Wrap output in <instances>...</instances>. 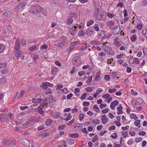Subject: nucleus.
Segmentation results:
<instances>
[{
  "label": "nucleus",
  "mask_w": 147,
  "mask_h": 147,
  "mask_svg": "<svg viewBox=\"0 0 147 147\" xmlns=\"http://www.w3.org/2000/svg\"><path fill=\"white\" fill-rule=\"evenodd\" d=\"M102 49L105 52L109 55L114 56L115 54V52L111 47L106 45L105 43H103L102 46Z\"/></svg>",
  "instance_id": "nucleus-1"
},
{
  "label": "nucleus",
  "mask_w": 147,
  "mask_h": 147,
  "mask_svg": "<svg viewBox=\"0 0 147 147\" xmlns=\"http://www.w3.org/2000/svg\"><path fill=\"white\" fill-rule=\"evenodd\" d=\"M41 9L40 6H32L29 8V11L31 13H38V11L40 12V10Z\"/></svg>",
  "instance_id": "nucleus-2"
},
{
  "label": "nucleus",
  "mask_w": 147,
  "mask_h": 147,
  "mask_svg": "<svg viewBox=\"0 0 147 147\" xmlns=\"http://www.w3.org/2000/svg\"><path fill=\"white\" fill-rule=\"evenodd\" d=\"M82 63L81 59L78 56L74 57L72 59V63L74 65L76 66L80 65Z\"/></svg>",
  "instance_id": "nucleus-3"
},
{
  "label": "nucleus",
  "mask_w": 147,
  "mask_h": 147,
  "mask_svg": "<svg viewBox=\"0 0 147 147\" xmlns=\"http://www.w3.org/2000/svg\"><path fill=\"white\" fill-rule=\"evenodd\" d=\"M122 32L121 28L119 26H115L112 30L113 33L115 35L121 34Z\"/></svg>",
  "instance_id": "nucleus-4"
},
{
  "label": "nucleus",
  "mask_w": 147,
  "mask_h": 147,
  "mask_svg": "<svg viewBox=\"0 0 147 147\" xmlns=\"http://www.w3.org/2000/svg\"><path fill=\"white\" fill-rule=\"evenodd\" d=\"M100 7L99 6L98 7H96V11L95 13V14L96 16V19L98 20H101L102 19V17L101 15L99 13V9H100Z\"/></svg>",
  "instance_id": "nucleus-5"
},
{
  "label": "nucleus",
  "mask_w": 147,
  "mask_h": 147,
  "mask_svg": "<svg viewBox=\"0 0 147 147\" xmlns=\"http://www.w3.org/2000/svg\"><path fill=\"white\" fill-rule=\"evenodd\" d=\"M26 5V3H21L17 5L16 7L15 10L16 11H18L19 10H22Z\"/></svg>",
  "instance_id": "nucleus-6"
},
{
  "label": "nucleus",
  "mask_w": 147,
  "mask_h": 147,
  "mask_svg": "<svg viewBox=\"0 0 147 147\" xmlns=\"http://www.w3.org/2000/svg\"><path fill=\"white\" fill-rule=\"evenodd\" d=\"M79 43L80 42L79 41H76L72 42L70 45V46L67 48V50L69 51L71 50L74 49L75 47V46Z\"/></svg>",
  "instance_id": "nucleus-7"
},
{
  "label": "nucleus",
  "mask_w": 147,
  "mask_h": 147,
  "mask_svg": "<svg viewBox=\"0 0 147 147\" xmlns=\"http://www.w3.org/2000/svg\"><path fill=\"white\" fill-rule=\"evenodd\" d=\"M119 101L117 100L113 101L110 105V107L112 110H113L115 109V107L119 104Z\"/></svg>",
  "instance_id": "nucleus-8"
},
{
  "label": "nucleus",
  "mask_w": 147,
  "mask_h": 147,
  "mask_svg": "<svg viewBox=\"0 0 147 147\" xmlns=\"http://www.w3.org/2000/svg\"><path fill=\"white\" fill-rule=\"evenodd\" d=\"M59 71V69L57 67H53L51 68V73L54 76H55L57 74Z\"/></svg>",
  "instance_id": "nucleus-9"
},
{
  "label": "nucleus",
  "mask_w": 147,
  "mask_h": 147,
  "mask_svg": "<svg viewBox=\"0 0 147 147\" xmlns=\"http://www.w3.org/2000/svg\"><path fill=\"white\" fill-rule=\"evenodd\" d=\"M67 30L69 31L68 33L70 35L73 36L76 35L77 31H76V30H74L73 27L67 28Z\"/></svg>",
  "instance_id": "nucleus-10"
},
{
  "label": "nucleus",
  "mask_w": 147,
  "mask_h": 147,
  "mask_svg": "<svg viewBox=\"0 0 147 147\" xmlns=\"http://www.w3.org/2000/svg\"><path fill=\"white\" fill-rule=\"evenodd\" d=\"M118 37H116L113 39L114 44L117 47H119L121 46V43L120 42Z\"/></svg>",
  "instance_id": "nucleus-11"
},
{
  "label": "nucleus",
  "mask_w": 147,
  "mask_h": 147,
  "mask_svg": "<svg viewBox=\"0 0 147 147\" xmlns=\"http://www.w3.org/2000/svg\"><path fill=\"white\" fill-rule=\"evenodd\" d=\"M95 33L94 30L91 29L90 28H88L86 32V35L89 36L93 35Z\"/></svg>",
  "instance_id": "nucleus-12"
},
{
  "label": "nucleus",
  "mask_w": 147,
  "mask_h": 147,
  "mask_svg": "<svg viewBox=\"0 0 147 147\" xmlns=\"http://www.w3.org/2000/svg\"><path fill=\"white\" fill-rule=\"evenodd\" d=\"M21 143L26 147H28L30 145V141L26 139H23L22 140Z\"/></svg>",
  "instance_id": "nucleus-13"
},
{
  "label": "nucleus",
  "mask_w": 147,
  "mask_h": 147,
  "mask_svg": "<svg viewBox=\"0 0 147 147\" xmlns=\"http://www.w3.org/2000/svg\"><path fill=\"white\" fill-rule=\"evenodd\" d=\"M19 39H17L15 44V52L18 51L20 49V43L19 41Z\"/></svg>",
  "instance_id": "nucleus-14"
},
{
  "label": "nucleus",
  "mask_w": 147,
  "mask_h": 147,
  "mask_svg": "<svg viewBox=\"0 0 147 147\" xmlns=\"http://www.w3.org/2000/svg\"><path fill=\"white\" fill-rule=\"evenodd\" d=\"M117 115H119L123 113V112L122 111L123 108L121 104H120L118 105L117 106Z\"/></svg>",
  "instance_id": "nucleus-15"
},
{
  "label": "nucleus",
  "mask_w": 147,
  "mask_h": 147,
  "mask_svg": "<svg viewBox=\"0 0 147 147\" xmlns=\"http://www.w3.org/2000/svg\"><path fill=\"white\" fill-rule=\"evenodd\" d=\"M101 120L102 123L103 124H105L109 120V119L105 115H103L101 117Z\"/></svg>",
  "instance_id": "nucleus-16"
},
{
  "label": "nucleus",
  "mask_w": 147,
  "mask_h": 147,
  "mask_svg": "<svg viewBox=\"0 0 147 147\" xmlns=\"http://www.w3.org/2000/svg\"><path fill=\"white\" fill-rule=\"evenodd\" d=\"M42 99L41 98H37L36 99L33 98L32 99V102L34 104L39 103L42 101Z\"/></svg>",
  "instance_id": "nucleus-17"
},
{
  "label": "nucleus",
  "mask_w": 147,
  "mask_h": 147,
  "mask_svg": "<svg viewBox=\"0 0 147 147\" xmlns=\"http://www.w3.org/2000/svg\"><path fill=\"white\" fill-rule=\"evenodd\" d=\"M101 75V72L100 71H99L97 72L95 75V80L96 81H99L100 79V76Z\"/></svg>",
  "instance_id": "nucleus-18"
},
{
  "label": "nucleus",
  "mask_w": 147,
  "mask_h": 147,
  "mask_svg": "<svg viewBox=\"0 0 147 147\" xmlns=\"http://www.w3.org/2000/svg\"><path fill=\"white\" fill-rule=\"evenodd\" d=\"M90 43L92 45H100L101 42L100 41L93 40L91 41Z\"/></svg>",
  "instance_id": "nucleus-19"
},
{
  "label": "nucleus",
  "mask_w": 147,
  "mask_h": 147,
  "mask_svg": "<svg viewBox=\"0 0 147 147\" xmlns=\"http://www.w3.org/2000/svg\"><path fill=\"white\" fill-rule=\"evenodd\" d=\"M3 15L4 16L8 17L11 15V14L9 11L6 10L4 11L3 13Z\"/></svg>",
  "instance_id": "nucleus-20"
},
{
  "label": "nucleus",
  "mask_w": 147,
  "mask_h": 147,
  "mask_svg": "<svg viewBox=\"0 0 147 147\" xmlns=\"http://www.w3.org/2000/svg\"><path fill=\"white\" fill-rule=\"evenodd\" d=\"M69 135L70 137H72L73 138H76L78 137L79 134L76 133L74 134L70 133L69 134Z\"/></svg>",
  "instance_id": "nucleus-21"
},
{
  "label": "nucleus",
  "mask_w": 147,
  "mask_h": 147,
  "mask_svg": "<svg viewBox=\"0 0 147 147\" xmlns=\"http://www.w3.org/2000/svg\"><path fill=\"white\" fill-rule=\"evenodd\" d=\"M95 88L94 86H91L87 87L86 88V90L87 92H90L94 90Z\"/></svg>",
  "instance_id": "nucleus-22"
},
{
  "label": "nucleus",
  "mask_w": 147,
  "mask_h": 147,
  "mask_svg": "<svg viewBox=\"0 0 147 147\" xmlns=\"http://www.w3.org/2000/svg\"><path fill=\"white\" fill-rule=\"evenodd\" d=\"M143 99L141 98H139L137 100L136 104H138L141 105L143 104Z\"/></svg>",
  "instance_id": "nucleus-23"
},
{
  "label": "nucleus",
  "mask_w": 147,
  "mask_h": 147,
  "mask_svg": "<svg viewBox=\"0 0 147 147\" xmlns=\"http://www.w3.org/2000/svg\"><path fill=\"white\" fill-rule=\"evenodd\" d=\"M60 113L57 112L53 113L52 115V117L53 118H57L59 117Z\"/></svg>",
  "instance_id": "nucleus-24"
},
{
  "label": "nucleus",
  "mask_w": 147,
  "mask_h": 147,
  "mask_svg": "<svg viewBox=\"0 0 147 147\" xmlns=\"http://www.w3.org/2000/svg\"><path fill=\"white\" fill-rule=\"evenodd\" d=\"M115 22L113 20H111L108 22L107 25L110 27L114 26L115 24Z\"/></svg>",
  "instance_id": "nucleus-25"
},
{
  "label": "nucleus",
  "mask_w": 147,
  "mask_h": 147,
  "mask_svg": "<svg viewBox=\"0 0 147 147\" xmlns=\"http://www.w3.org/2000/svg\"><path fill=\"white\" fill-rule=\"evenodd\" d=\"M52 122V120L51 119H48L46 120L45 122V124L47 126L50 125Z\"/></svg>",
  "instance_id": "nucleus-26"
},
{
  "label": "nucleus",
  "mask_w": 147,
  "mask_h": 147,
  "mask_svg": "<svg viewBox=\"0 0 147 147\" xmlns=\"http://www.w3.org/2000/svg\"><path fill=\"white\" fill-rule=\"evenodd\" d=\"M6 114L4 113L2 114L0 116V121H3L6 119Z\"/></svg>",
  "instance_id": "nucleus-27"
},
{
  "label": "nucleus",
  "mask_w": 147,
  "mask_h": 147,
  "mask_svg": "<svg viewBox=\"0 0 147 147\" xmlns=\"http://www.w3.org/2000/svg\"><path fill=\"white\" fill-rule=\"evenodd\" d=\"M140 120H136L134 122L135 125L137 126L138 128H140Z\"/></svg>",
  "instance_id": "nucleus-28"
},
{
  "label": "nucleus",
  "mask_w": 147,
  "mask_h": 147,
  "mask_svg": "<svg viewBox=\"0 0 147 147\" xmlns=\"http://www.w3.org/2000/svg\"><path fill=\"white\" fill-rule=\"evenodd\" d=\"M73 22L72 18L71 16L68 17L67 19V22L68 24H72Z\"/></svg>",
  "instance_id": "nucleus-29"
},
{
  "label": "nucleus",
  "mask_w": 147,
  "mask_h": 147,
  "mask_svg": "<svg viewBox=\"0 0 147 147\" xmlns=\"http://www.w3.org/2000/svg\"><path fill=\"white\" fill-rule=\"evenodd\" d=\"M136 34H134L130 38V40L132 42H134L136 41Z\"/></svg>",
  "instance_id": "nucleus-30"
},
{
  "label": "nucleus",
  "mask_w": 147,
  "mask_h": 147,
  "mask_svg": "<svg viewBox=\"0 0 147 147\" xmlns=\"http://www.w3.org/2000/svg\"><path fill=\"white\" fill-rule=\"evenodd\" d=\"M92 122L95 124L98 125L100 123V121L97 119H94L92 120Z\"/></svg>",
  "instance_id": "nucleus-31"
},
{
  "label": "nucleus",
  "mask_w": 147,
  "mask_h": 147,
  "mask_svg": "<svg viewBox=\"0 0 147 147\" xmlns=\"http://www.w3.org/2000/svg\"><path fill=\"white\" fill-rule=\"evenodd\" d=\"M94 23V21L92 20L91 19L90 21L87 22L86 25L88 27H89L92 25Z\"/></svg>",
  "instance_id": "nucleus-32"
},
{
  "label": "nucleus",
  "mask_w": 147,
  "mask_h": 147,
  "mask_svg": "<svg viewBox=\"0 0 147 147\" xmlns=\"http://www.w3.org/2000/svg\"><path fill=\"white\" fill-rule=\"evenodd\" d=\"M22 51H19L17 53H16L15 55V57H16L17 59H18L20 57V56L22 54Z\"/></svg>",
  "instance_id": "nucleus-33"
},
{
  "label": "nucleus",
  "mask_w": 147,
  "mask_h": 147,
  "mask_svg": "<svg viewBox=\"0 0 147 147\" xmlns=\"http://www.w3.org/2000/svg\"><path fill=\"white\" fill-rule=\"evenodd\" d=\"M24 93V90H22L19 95L17 96V98L18 99H20L22 97Z\"/></svg>",
  "instance_id": "nucleus-34"
},
{
  "label": "nucleus",
  "mask_w": 147,
  "mask_h": 147,
  "mask_svg": "<svg viewBox=\"0 0 147 147\" xmlns=\"http://www.w3.org/2000/svg\"><path fill=\"white\" fill-rule=\"evenodd\" d=\"M48 47V46L45 44H43L40 47L41 50L42 51L46 50Z\"/></svg>",
  "instance_id": "nucleus-35"
},
{
  "label": "nucleus",
  "mask_w": 147,
  "mask_h": 147,
  "mask_svg": "<svg viewBox=\"0 0 147 147\" xmlns=\"http://www.w3.org/2000/svg\"><path fill=\"white\" fill-rule=\"evenodd\" d=\"M48 104L47 100V99H45L44 100L43 103L42 105V107H46L47 106Z\"/></svg>",
  "instance_id": "nucleus-36"
},
{
  "label": "nucleus",
  "mask_w": 147,
  "mask_h": 147,
  "mask_svg": "<svg viewBox=\"0 0 147 147\" xmlns=\"http://www.w3.org/2000/svg\"><path fill=\"white\" fill-rule=\"evenodd\" d=\"M49 134L47 133H44L40 134V136L42 138H44L45 137L47 136Z\"/></svg>",
  "instance_id": "nucleus-37"
},
{
  "label": "nucleus",
  "mask_w": 147,
  "mask_h": 147,
  "mask_svg": "<svg viewBox=\"0 0 147 147\" xmlns=\"http://www.w3.org/2000/svg\"><path fill=\"white\" fill-rule=\"evenodd\" d=\"M39 56L38 55H34L32 56V59L34 61H36L39 59Z\"/></svg>",
  "instance_id": "nucleus-38"
},
{
  "label": "nucleus",
  "mask_w": 147,
  "mask_h": 147,
  "mask_svg": "<svg viewBox=\"0 0 147 147\" xmlns=\"http://www.w3.org/2000/svg\"><path fill=\"white\" fill-rule=\"evenodd\" d=\"M47 84H49L48 82H46L45 83L42 84V87L44 89H46L48 87Z\"/></svg>",
  "instance_id": "nucleus-39"
},
{
  "label": "nucleus",
  "mask_w": 147,
  "mask_h": 147,
  "mask_svg": "<svg viewBox=\"0 0 147 147\" xmlns=\"http://www.w3.org/2000/svg\"><path fill=\"white\" fill-rule=\"evenodd\" d=\"M142 34L144 36L147 38V30L146 29H144L143 30Z\"/></svg>",
  "instance_id": "nucleus-40"
},
{
  "label": "nucleus",
  "mask_w": 147,
  "mask_h": 147,
  "mask_svg": "<svg viewBox=\"0 0 147 147\" xmlns=\"http://www.w3.org/2000/svg\"><path fill=\"white\" fill-rule=\"evenodd\" d=\"M130 116L131 119H134V120L138 118V117L136 116V115L134 113L131 114Z\"/></svg>",
  "instance_id": "nucleus-41"
},
{
  "label": "nucleus",
  "mask_w": 147,
  "mask_h": 147,
  "mask_svg": "<svg viewBox=\"0 0 147 147\" xmlns=\"http://www.w3.org/2000/svg\"><path fill=\"white\" fill-rule=\"evenodd\" d=\"M7 65L5 62L0 63V68H4Z\"/></svg>",
  "instance_id": "nucleus-42"
},
{
  "label": "nucleus",
  "mask_w": 147,
  "mask_h": 147,
  "mask_svg": "<svg viewBox=\"0 0 147 147\" xmlns=\"http://www.w3.org/2000/svg\"><path fill=\"white\" fill-rule=\"evenodd\" d=\"M123 54L121 53L120 54L117 55L116 57V58L118 59H121L123 57Z\"/></svg>",
  "instance_id": "nucleus-43"
},
{
  "label": "nucleus",
  "mask_w": 147,
  "mask_h": 147,
  "mask_svg": "<svg viewBox=\"0 0 147 147\" xmlns=\"http://www.w3.org/2000/svg\"><path fill=\"white\" fill-rule=\"evenodd\" d=\"M92 76L89 77L87 80L86 81V83L89 85H90V84L92 82Z\"/></svg>",
  "instance_id": "nucleus-44"
},
{
  "label": "nucleus",
  "mask_w": 147,
  "mask_h": 147,
  "mask_svg": "<svg viewBox=\"0 0 147 147\" xmlns=\"http://www.w3.org/2000/svg\"><path fill=\"white\" fill-rule=\"evenodd\" d=\"M110 95L109 94H105L102 96V97L104 98L105 99V100H107L108 98L110 96Z\"/></svg>",
  "instance_id": "nucleus-45"
},
{
  "label": "nucleus",
  "mask_w": 147,
  "mask_h": 147,
  "mask_svg": "<svg viewBox=\"0 0 147 147\" xmlns=\"http://www.w3.org/2000/svg\"><path fill=\"white\" fill-rule=\"evenodd\" d=\"M87 95V94L86 92H84L83 94L80 97V99L83 100H84L86 97V96Z\"/></svg>",
  "instance_id": "nucleus-46"
},
{
  "label": "nucleus",
  "mask_w": 147,
  "mask_h": 147,
  "mask_svg": "<svg viewBox=\"0 0 147 147\" xmlns=\"http://www.w3.org/2000/svg\"><path fill=\"white\" fill-rule=\"evenodd\" d=\"M37 110L38 111L40 114L42 115L44 113L43 111L42 110V109L40 107H38L37 108Z\"/></svg>",
  "instance_id": "nucleus-47"
},
{
  "label": "nucleus",
  "mask_w": 147,
  "mask_h": 147,
  "mask_svg": "<svg viewBox=\"0 0 147 147\" xmlns=\"http://www.w3.org/2000/svg\"><path fill=\"white\" fill-rule=\"evenodd\" d=\"M66 125H60L58 127V129L59 130H62L65 127Z\"/></svg>",
  "instance_id": "nucleus-48"
},
{
  "label": "nucleus",
  "mask_w": 147,
  "mask_h": 147,
  "mask_svg": "<svg viewBox=\"0 0 147 147\" xmlns=\"http://www.w3.org/2000/svg\"><path fill=\"white\" fill-rule=\"evenodd\" d=\"M85 116L82 113H81L79 114V119L80 121H81L84 119Z\"/></svg>",
  "instance_id": "nucleus-49"
},
{
  "label": "nucleus",
  "mask_w": 147,
  "mask_h": 147,
  "mask_svg": "<svg viewBox=\"0 0 147 147\" xmlns=\"http://www.w3.org/2000/svg\"><path fill=\"white\" fill-rule=\"evenodd\" d=\"M36 49V47L35 46H33L29 48V49L31 51H34Z\"/></svg>",
  "instance_id": "nucleus-50"
},
{
  "label": "nucleus",
  "mask_w": 147,
  "mask_h": 147,
  "mask_svg": "<svg viewBox=\"0 0 147 147\" xmlns=\"http://www.w3.org/2000/svg\"><path fill=\"white\" fill-rule=\"evenodd\" d=\"M6 117L7 118L12 119L13 118V115L12 114H6Z\"/></svg>",
  "instance_id": "nucleus-51"
},
{
  "label": "nucleus",
  "mask_w": 147,
  "mask_h": 147,
  "mask_svg": "<svg viewBox=\"0 0 147 147\" xmlns=\"http://www.w3.org/2000/svg\"><path fill=\"white\" fill-rule=\"evenodd\" d=\"M121 133L123 137L126 138L127 137L128 133L127 131H126L125 132H122Z\"/></svg>",
  "instance_id": "nucleus-52"
},
{
  "label": "nucleus",
  "mask_w": 147,
  "mask_h": 147,
  "mask_svg": "<svg viewBox=\"0 0 147 147\" xmlns=\"http://www.w3.org/2000/svg\"><path fill=\"white\" fill-rule=\"evenodd\" d=\"M71 117H72L71 116V115H70V114H69L67 116V117L66 118H64V119L66 121H68L70 120L71 118Z\"/></svg>",
  "instance_id": "nucleus-53"
},
{
  "label": "nucleus",
  "mask_w": 147,
  "mask_h": 147,
  "mask_svg": "<svg viewBox=\"0 0 147 147\" xmlns=\"http://www.w3.org/2000/svg\"><path fill=\"white\" fill-rule=\"evenodd\" d=\"M107 16L110 18H112L114 16V14L113 13H107Z\"/></svg>",
  "instance_id": "nucleus-54"
},
{
  "label": "nucleus",
  "mask_w": 147,
  "mask_h": 147,
  "mask_svg": "<svg viewBox=\"0 0 147 147\" xmlns=\"http://www.w3.org/2000/svg\"><path fill=\"white\" fill-rule=\"evenodd\" d=\"M6 82V80L5 78H3L0 79V83L1 84H3L5 83Z\"/></svg>",
  "instance_id": "nucleus-55"
},
{
  "label": "nucleus",
  "mask_w": 147,
  "mask_h": 147,
  "mask_svg": "<svg viewBox=\"0 0 147 147\" xmlns=\"http://www.w3.org/2000/svg\"><path fill=\"white\" fill-rule=\"evenodd\" d=\"M68 143L70 144H72L74 143V140L72 139H69L67 140Z\"/></svg>",
  "instance_id": "nucleus-56"
},
{
  "label": "nucleus",
  "mask_w": 147,
  "mask_h": 147,
  "mask_svg": "<svg viewBox=\"0 0 147 147\" xmlns=\"http://www.w3.org/2000/svg\"><path fill=\"white\" fill-rule=\"evenodd\" d=\"M94 28L95 30L96 31H98L100 30V29L99 27L97 24H95L94 26Z\"/></svg>",
  "instance_id": "nucleus-57"
},
{
  "label": "nucleus",
  "mask_w": 147,
  "mask_h": 147,
  "mask_svg": "<svg viewBox=\"0 0 147 147\" xmlns=\"http://www.w3.org/2000/svg\"><path fill=\"white\" fill-rule=\"evenodd\" d=\"M4 48V46L0 44V53L3 51Z\"/></svg>",
  "instance_id": "nucleus-58"
},
{
  "label": "nucleus",
  "mask_w": 147,
  "mask_h": 147,
  "mask_svg": "<svg viewBox=\"0 0 147 147\" xmlns=\"http://www.w3.org/2000/svg\"><path fill=\"white\" fill-rule=\"evenodd\" d=\"M84 34V33L83 32V30H82L81 31H80L78 34V36L80 37H81Z\"/></svg>",
  "instance_id": "nucleus-59"
},
{
  "label": "nucleus",
  "mask_w": 147,
  "mask_h": 147,
  "mask_svg": "<svg viewBox=\"0 0 147 147\" xmlns=\"http://www.w3.org/2000/svg\"><path fill=\"white\" fill-rule=\"evenodd\" d=\"M56 86V89L57 90L60 89L63 87V86L60 84H59L58 85H57Z\"/></svg>",
  "instance_id": "nucleus-60"
},
{
  "label": "nucleus",
  "mask_w": 147,
  "mask_h": 147,
  "mask_svg": "<svg viewBox=\"0 0 147 147\" xmlns=\"http://www.w3.org/2000/svg\"><path fill=\"white\" fill-rule=\"evenodd\" d=\"M72 112L74 113H77L78 110V109L76 107H74L73 109H71Z\"/></svg>",
  "instance_id": "nucleus-61"
},
{
  "label": "nucleus",
  "mask_w": 147,
  "mask_h": 147,
  "mask_svg": "<svg viewBox=\"0 0 147 147\" xmlns=\"http://www.w3.org/2000/svg\"><path fill=\"white\" fill-rule=\"evenodd\" d=\"M102 91V89L101 88H98L96 91V93L99 94Z\"/></svg>",
  "instance_id": "nucleus-62"
},
{
  "label": "nucleus",
  "mask_w": 147,
  "mask_h": 147,
  "mask_svg": "<svg viewBox=\"0 0 147 147\" xmlns=\"http://www.w3.org/2000/svg\"><path fill=\"white\" fill-rule=\"evenodd\" d=\"M116 91V89L115 88H113L112 89H109L108 90V92L110 93H113Z\"/></svg>",
  "instance_id": "nucleus-63"
},
{
  "label": "nucleus",
  "mask_w": 147,
  "mask_h": 147,
  "mask_svg": "<svg viewBox=\"0 0 147 147\" xmlns=\"http://www.w3.org/2000/svg\"><path fill=\"white\" fill-rule=\"evenodd\" d=\"M113 100L112 97L110 96L106 100L107 102L108 103H109Z\"/></svg>",
  "instance_id": "nucleus-64"
}]
</instances>
